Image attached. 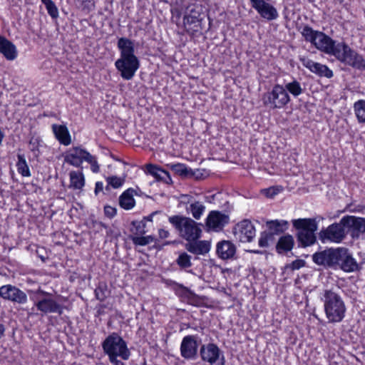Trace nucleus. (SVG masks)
Returning <instances> with one entry per match:
<instances>
[{
  "instance_id": "obj_1",
  "label": "nucleus",
  "mask_w": 365,
  "mask_h": 365,
  "mask_svg": "<svg viewBox=\"0 0 365 365\" xmlns=\"http://www.w3.org/2000/svg\"><path fill=\"white\" fill-rule=\"evenodd\" d=\"M317 49L330 55H333L339 61L354 68L365 71V60L362 56L352 50L345 43H338L329 36L319 31L316 41L312 43Z\"/></svg>"
},
{
  "instance_id": "obj_2",
  "label": "nucleus",
  "mask_w": 365,
  "mask_h": 365,
  "mask_svg": "<svg viewBox=\"0 0 365 365\" xmlns=\"http://www.w3.org/2000/svg\"><path fill=\"white\" fill-rule=\"evenodd\" d=\"M312 260L318 265L340 269L345 272L359 271L361 265L353 257L348 248H329L314 253Z\"/></svg>"
},
{
  "instance_id": "obj_3",
  "label": "nucleus",
  "mask_w": 365,
  "mask_h": 365,
  "mask_svg": "<svg viewBox=\"0 0 365 365\" xmlns=\"http://www.w3.org/2000/svg\"><path fill=\"white\" fill-rule=\"evenodd\" d=\"M117 46L120 56L115 62V68L123 79L130 80L140 67V61L135 55L134 42L128 38L121 37L118 41Z\"/></svg>"
},
{
  "instance_id": "obj_4",
  "label": "nucleus",
  "mask_w": 365,
  "mask_h": 365,
  "mask_svg": "<svg viewBox=\"0 0 365 365\" xmlns=\"http://www.w3.org/2000/svg\"><path fill=\"white\" fill-rule=\"evenodd\" d=\"M168 222L178 232L179 237L186 242L199 240L202 236L201 224L189 217L175 215L168 217Z\"/></svg>"
},
{
  "instance_id": "obj_5",
  "label": "nucleus",
  "mask_w": 365,
  "mask_h": 365,
  "mask_svg": "<svg viewBox=\"0 0 365 365\" xmlns=\"http://www.w3.org/2000/svg\"><path fill=\"white\" fill-rule=\"evenodd\" d=\"M322 300L324 302V312L329 322H341L345 317L346 310L341 296L332 289H326Z\"/></svg>"
},
{
  "instance_id": "obj_6",
  "label": "nucleus",
  "mask_w": 365,
  "mask_h": 365,
  "mask_svg": "<svg viewBox=\"0 0 365 365\" xmlns=\"http://www.w3.org/2000/svg\"><path fill=\"white\" fill-rule=\"evenodd\" d=\"M103 351L108 356H119L123 360H128L130 351L125 341L115 332L108 336L102 343Z\"/></svg>"
},
{
  "instance_id": "obj_7",
  "label": "nucleus",
  "mask_w": 365,
  "mask_h": 365,
  "mask_svg": "<svg viewBox=\"0 0 365 365\" xmlns=\"http://www.w3.org/2000/svg\"><path fill=\"white\" fill-rule=\"evenodd\" d=\"M290 101V97L283 86L275 85L272 91L263 94L262 102L271 109L282 108Z\"/></svg>"
},
{
  "instance_id": "obj_8",
  "label": "nucleus",
  "mask_w": 365,
  "mask_h": 365,
  "mask_svg": "<svg viewBox=\"0 0 365 365\" xmlns=\"http://www.w3.org/2000/svg\"><path fill=\"white\" fill-rule=\"evenodd\" d=\"M346 235L347 232L342 217L339 222L333 223L327 228L322 229L319 234V237L322 242L340 243L345 239Z\"/></svg>"
},
{
  "instance_id": "obj_9",
  "label": "nucleus",
  "mask_w": 365,
  "mask_h": 365,
  "mask_svg": "<svg viewBox=\"0 0 365 365\" xmlns=\"http://www.w3.org/2000/svg\"><path fill=\"white\" fill-rule=\"evenodd\" d=\"M201 339L197 335H187L180 344V354L187 360H195L198 356V348L201 344Z\"/></svg>"
},
{
  "instance_id": "obj_10",
  "label": "nucleus",
  "mask_w": 365,
  "mask_h": 365,
  "mask_svg": "<svg viewBox=\"0 0 365 365\" xmlns=\"http://www.w3.org/2000/svg\"><path fill=\"white\" fill-rule=\"evenodd\" d=\"M220 349L213 343L201 344L200 346V356L203 361L209 363L210 365H225L224 356H222V361L217 363L220 356Z\"/></svg>"
},
{
  "instance_id": "obj_11",
  "label": "nucleus",
  "mask_w": 365,
  "mask_h": 365,
  "mask_svg": "<svg viewBox=\"0 0 365 365\" xmlns=\"http://www.w3.org/2000/svg\"><path fill=\"white\" fill-rule=\"evenodd\" d=\"M347 234L350 232L353 238H358L360 234L365 232V218L346 215L343 217Z\"/></svg>"
},
{
  "instance_id": "obj_12",
  "label": "nucleus",
  "mask_w": 365,
  "mask_h": 365,
  "mask_svg": "<svg viewBox=\"0 0 365 365\" xmlns=\"http://www.w3.org/2000/svg\"><path fill=\"white\" fill-rule=\"evenodd\" d=\"M0 297L4 299L18 304H25L27 302V295L18 287L7 284L0 287Z\"/></svg>"
},
{
  "instance_id": "obj_13",
  "label": "nucleus",
  "mask_w": 365,
  "mask_h": 365,
  "mask_svg": "<svg viewBox=\"0 0 365 365\" xmlns=\"http://www.w3.org/2000/svg\"><path fill=\"white\" fill-rule=\"evenodd\" d=\"M252 6L259 14L267 21L277 19L279 14L275 7L264 0H250Z\"/></svg>"
},
{
  "instance_id": "obj_14",
  "label": "nucleus",
  "mask_w": 365,
  "mask_h": 365,
  "mask_svg": "<svg viewBox=\"0 0 365 365\" xmlns=\"http://www.w3.org/2000/svg\"><path fill=\"white\" fill-rule=\"evenodd\" d=\"M88 157L91 158V153L80 147L70 148L64 156V161L73 166L80 167L83 160Z\"/></svg>"
},
{
  "instance_id": "obj_15",
  "label": "nucleus",
  "mask_w": 365,
  "mask_h": 365,
  "mask_svg": "<svg viewBox=\"0 0 365 365\" xmlns=\"http://www.w3.org/2000/svg\"><path fill=\"white\" fill-rule=\"evenodd\" d=\"M235 235L240 242H251L255 236V227L250 220H244L237 225Z\"/></svg>"
},
{
  "instance_id": "obj_16",
  "label": "nucleus",
  "mask_w": 365,
  "mask_h": 365,
  "mask_svg": "<svg viewBox=\"0 0 365 365\" xmlns=\"http://www.w3.org/2000/svg\"><path fill=\"white\" fill-rule=\"evenodd\" d=\"M42 293L46 295V297L40 299L35 303L37 309L45 314L58 313L61 315L62 314V306L51 298L50 294L44 292H42Z\"/></svg>"
},
{
  "instance_id": "obj_17",
  "label": "nucleus",
  "mask_w": 365,
  "mask_h": 365,
  "mask_svg": "<svg viewBox=\"0 0 365 365\" xmlns=\"http://www.w3.org/2000/svg\"><path fill=\"white\" fill-rule=\"evenodd\" d=\"M302 65L308 68L311 72L315 73L319 77H326L330 78L333 76V72L326 65L314 62L308 58H300Z\"/></svg>"
},
{
  "instance_id": "obj_18",
  "label": "nucleus",
  "mask_w": 365,
  "mask_h": 365,
  "mask_svg": "<svg viewBox=\"0 0 365 365\" xmlns=\"http://www.w3.org/2000/svg\"><path fill=\"white\" fill-rule=\"evenodd\" d=\"M228 222V215L220 211H211L207 217L206 225L210 229L218 230H222Z\"/></svg>"
},
{
  "instance_id": "obj_19",
  "label": "nucleus",
  "mask_w": 365,
  "mask_h": 365,
  "mask_svg": "<svg viewBox=\"0 0 365 365\" xmlns=\"http://www.w3.org/2000/svg\"><path fill=\"white\" fill-rule=\"evenodd\" d=\"M185 250L196 255H204L209 252L210 250V243L207 240H190L185 244Z\"/></svg>"
},
{
  "instance_id": "obj_20",
  "label": "nucleus",
  "mask_w": 365,
  "mask_h": 365,
  "mask_svg": "<svg viewBox=\"0 0 365 365\" xmlns=\"http://www.w3.org/2000/svg\"><path fill=\"white\" fill-rule=\"evenodd\" d=\"M216 252L222 259H232L236 253V247L230 241L222 240L217 244Z\"/></svg>"
},
{
  "instance_id": "obj_21",
  "label": "nucleus",
  "mask_w": 365,
  "mask_h": 365,
  "mask_svg": "<svg viewBox=\"0 0 365 365\" xmlns=\"http://www.w3.org/2000/svg\"><path fill=\"white\" fill-rule=\"evenodd\" d=\"M292 222L297 232L317 231L318 228L317 222L314 218H299L293 220Z\"/></svg>"
},
{
  "instance_id": "obj_22",
  "label": "nucleus",
  "mask_w": 365,
  "mask_h": 365,
  "mask_svg": "<svg viewBox=\"0 0 365 365\" xmlns=\"http://www.w3.org/2000/svg\"><path fill=\"white\" fill-rule=\"evenodd\" d=\"M0 53L9 61H13L17 57L16 46L2 36H0Z\"/></svg>"
},
{
  "instance_id": "obj_23",
  "label": "nucleus",
  "mask_w": 365,
  "mask_h": 365,
  "mask_svg": "<svg viewBox=\"0 0 365 365\" xmlns=\"http://www.w3.org/2000/svg\"><path fill=\"white\" fill-rule=\"evenodd\" d=\"M146 170L148 174L153 176L158 181H162L168 184L172 181L169 173L155 165H146Z\"/></svg>"
},
{
  "instance_id": "obj_24",
  "label": "nucleus",
  "mask_w": 365,
  "mask_h": 365,
  "mask_svg": "<svg viewBox=\"0 0 365 365\" xmlns=\"http://www.w3.org/2000/svg\"><path fill=\"white\" fill-rule=\"evenodd\" d=\"M52 129L56 138L61 144L68 145L71 143V135L66 125L53 124Z\"/></svg>"
},
{
  "instance_id": "obj_25",
  "label": "nucleus",
  "mask_w": 365,
  "mask_h": 365,
  "mask_svg": "<svg viewBox=\"0 0 365 365\" xmlns=\"http://www.w3.org/2000/svg\"><path fill=\"white\" fill-rule=\"evenodd\" d=\"M135 192L133 188H129L122 193L119 197V204L125 210L132 209L135 204L133 194Z\"/></svg>"
},
{
  "instance_id": "obj_26",
  "label": "nucleus",
  "mask_w": 365,
  "mask_h": 365,
  "mask_svg": "<svg viewBox=\"0 0 365 365\" xmlns=\"http://www.w3.org/2000/svg\"><path fill=\"white\" fill-rule=\"evenodd\" d=\"M294 245V241L293 237L290 235H286L279 239L276 245V250L279 254L287 252L292 250Z\"/></svg>"
},
{
  "instance_id": "obj_27",
  "label": "nucleus",
  "mask_w": 365,
  "mask_h": 365,
  "mask_svg": "<svg viewBox=\"0 0 365 365\" xmlns=\"http://www.w3.org/2000/svg\"><path fill=\"white\" fill-rule=\"evenodd\" d=\"M315 232L316 231H306V232H297V240L303 247L312 245L315 243L317 240Z\"/></svg>"
},
{
  "instance_id": "obj_28",
  "label": "nucleus",
  "mask_w": 365,
  "mask_h": 365,
  "mask_svg": "<svg viewBox=\"0 0 365 365\" xmlns=\"http://www.w3.org/2000/svg\"><path fill=\"white\" fill-rule=\"evenodd\" d=\"M268 230L275 235H280L287 229V221L271 220L267 222Z\"/></svg>"
},
{
  "instance_id": "obj_29",
  "label": "nucleus",
  "mask_w": 365,
  "mask_h": 365,
  "mask_svg": "<svg viewBox=\"0 0 365 365\" xmlns=\"http://www.w3.org/2000/svg\"><path fill=\"white\" fill-rule=\"evenodd\" d=\"M70 187L76 190H81L84 186L85 180L82 173L71 171L70 173Z\"/></svg>"
},
{
  "instance_id": "obj_30",
  "label": "nucleus",
  "mask_w": 365,
  "mask_h": 365,
  "mask_svg": "<svg viewBox=\"0 0 365 365\" xmlns=\"http://www.w3.org/2000/svg\"><path fill=\"white\" fill-rule=\"evenodd\" d=\"M354 109L359 123H365V100L355 102Z\"/></svg>"
},
{
  "instance_id": "obj_31",
  "label": "nucleus",
  "mask_w": 365,
  "mask_h": 365,
  "mask_svg": "<svg viewBox=\"0 0 365 365\" xmlns=\"http://www.w3.org/2000/svg\"><path fill=\"white\" fill-rule=\"evenodd\" d=\"M284 88L287 92H289L294 97L299 96L304 91L300 83L297 80H293L292 82L286 83Z\"/></svg>"
},
{
  "instance_id": "obj_32",
  "label": "nucleus",
  "mask_w": 365,
  "mask_h": 365,
  "mask_svg": "<svg viewBox=\"0 0 365 365\" xmlns=\"http://www.w3.org/2000/svg\"><path fill=\"white\" fill-rule=\"evenodd\" d=\"M16 167L18 172L24 177L31 176V172L24 155L18 154Z\"/></svg>"
},
{
  "instance_id": "obj_33",
  "label": "nucleus",
  "mask_w": 365,
  "mask_h": 365,
  "mask_svg": "<svg viewBox=\"0 0 365 365\" xmlns=\"http://www.w3.org/2000/svg\"><path fill=\"white\" fill-rule=\"evenodd\" d=\"M205 206L199 201H195L190 205L189 207H186L187 211H190L192 217L199 220L205 210Z\"/></svg>"
},
{
  "instance_id": "obj_34",
  "label": "nucleus",
  "mask_w": 365,
  "mask_h": 365,
  "mask_svg": "<svg viewBox=\"0 0 365 365\" xmlns=\"http://www.w3.org/2000/svg\"><path fill=\"white\" fill-rule=\"evenodd\" d=\"M171 169L182 177L194 175L192 170L190 168H187L184 164L178 163L172 165Z\"/></svg>"
},
{
  "instance_id": "obj_35",
  "label": "nucleus",
  "mask_w": 365,
  "mask_h": 365,
  "mask_svg": "<svg viewBox=\"0 0 365 365\" xmlns=\"http://www.w3.org/2000/svg\"><path fill=\"white\" fill-rule=\"evenodd\" d=\"M301 33L304 39L312 44L314 41H316V36L319 31H315L311 26L306 25L303 27Z\"/></svg>"
},
{
  "instance_id": "obj_36",
  "label": "nucleus",
  "mask_w": 365,
  "mask_h": 365,
  "mask_svg": "<svg viewBox=\"0 0 365 365\" xmlns=\"http://www.w3.org/2000/svg\"><path fill=\"white\" fill-rule=\"evenodd\" d=\"M177 264L181 269H187L192 266L191 256L187 252H181L176 259Z\"/></svg>"
},
{
  "instance_id": "obj_37",
  "label": "nucleus",
  "mask_w": 365,
  "mask_h": 365,
  "mask_svg": "<svg viewBox=\"0 0 365 365\" xmlns=\"http://www.w3.org/2000/svg\"><path fill=\"white\" fill-rule=\"evenodd\" d=\"M107 284L104 282H100L95 289V295L98 300L103 302L108 296Z\"/></svg>"
},
{
  "instance_id": "obj_38",
  "label": "nucleus",
  "mask_w": 365,
  "mask_h": 365,
  "mask_svg": "<svg viewBox=\"0 0 365 365\" xmlns=\"http://www.w3.org/2000/svg\"><path fill=\"white\" fill-rule=\"evenodd\" d=\"M275 235L270 232L269 230L264 231L261 233L259 239V245L261 247H267L269 242L274 241Z\"/></svg>"
},
{
  "instance_id": "obj_39",
  "label": "nucleus",
  "mask_w": 365,
  "mask_h": 365,
  "mask_svg": "<svg viewBox=\"0 0 365 365\" xmlns=\"http://www.w3.org/2000/svg\"><path fill=\"white\" fill-rule=\"evenodd\" d=\"M45 5L48 14L53 18L56 19L58 16V9L52 0H41Z\"/></svg>"
},
{
  "instance_id": "obj_40",
  "label": "nucleus",
  "mask_w": 365,
  "mask_h": 365,
  "mask_svg": "<svg viewBox=\"0 0 365 365\" xmlns=\"http://www.w3.org/2000/svg\"><path fill=\"white\" fill-rule=\"evenodd\" d=\"M155 240V237L152 235H148L145 237H133L132 241L135 245L145 246Z\"/></svg>"
},
{
  "instance_id": "obj_41",
  "label": "nucleus",
  "mask_w": 365,
  "mask_h": 365,
  "mask_svg": "<svg viewBox=\"0 0 365 365\" xmlns=\"http://www.w3.org/2000/svg\"><path fill=\"white\" fill-rule=\"evenodd\" d=\"M106 181L108 185H110L112 187L117 189L123 185L125 179L115 175H113L106 178Z\"/></svg>"
},
{
  "instance_id": "obj_42",
  "label": "nucleus",
  "mask_w": 365,
  "mask_h": 365,
  "mask_svg": "<svg viewBox=\"0 0 365 365\" xmlns=\"http://www.w3.org/2000/svg\"><path fill=\"white\" fill-rule=\"evenodd\" d=\"M199 14L195 11L193 9L190 10V14L185 15L183 18L184 24H195L199 21Z\"/></svg>"
},
{
  "instance_id": "obj_43",
  "label": "nucleus",
  "mask_w": 365,
  "mask_h": 365,
  "mask_svg": "<svg viewBox=\"0 0 365 365\" xmlns=\"http://www.w3.org/2000/svg\"><path fill=\"white\" fill-rule=\"evenodd\" d=\"M131 225L135 227V235H143L146 232V231H145L146 224H145V222H144V220H141V221L134 220V221H132Z\"/></svg>"
},
{
  "instance_id": "obj_44",
  "label": "nucleus",
  "mask_w": 365,
  "mask_h": 365,
  "mask_svg": "<svg viewBox=\"0 0 365 365\" xmlns=\"http://www.w3.org/2000/svg\"><path fill=\"white\" fill-rule=\"evenodd\" d=\"M40 140L38 138L32 137L29 140V149L31 152L38 155L39 150Z\"/></svg>"
},
{
  "instance_id": "obj_45",
  "label": "nucleus",
  "mask_w": 365,
  "mask_h": 365,
  "mask_svg": "<svg viewBox=\"0 0 365 365\" xmlns=\"http://www.w3.org/2000/svg\"><path fill=\"white\" fill-rule=\"evenodd\" d=\"M280 190L281 189L278 187H270L269 188L262 190V193L267 197L272 198L277 195Z\"/></svg>"
},
{
  "instance_id": "obj_46",
  "label": "nucleus",
  "mask_w": 365,
  "mask_h": 365,
  "mask_svg": "<svg viewBox=\"0 0 365 365\" xmlns=\"http://www.w3.org/2000/svg\"><path fill=\"white\" fill-rule=\"evenodd\" d=\"M86 161L91 165V169L93 173L99 172V165L98 164V162L95 156L91 154V158L88 157V159H86Z\"/></svg>"
},
{
  "instance_id": "obj_47",
  "label": "nucleus",
  "mask_w": 365,
  "mask_h": 365,
  "mask_svg": "<svg viewBox=\"0 0 365 365\" xmlns=\"http://www.w3.org/2000/svg\"><path fill=\"white\" fill-rule=\"evenodd\" d=\"M305 264H306V262L304 259H296L290 264L289 267L292 270L299 269L304 267Z\"/></svg>"
},
{
  "instance_id": "obj_48",
  "label": "nucleus",
  "mask_w": 365,
  "mask_h": 365,
  "mask_svg": "<svg viewBox=\"0 0 365 365\" xmlns=\"http://www.w3.org/2000/svg\"><path fill=\"white\" fill-rule=\"evenodd\" d=\"M81 2L83 9L93 10L95 7L93 0H79Z\"/></svg>"
},
{
  "instance_id": "obj_49",
  "label": "nucleus",
  "mask_w": 365,
  "mask_h": 365,
  "mask_svg": "<svg viewBox=\"0 0 365 365\" xmlns=\"http://www.w3.org/2000/svg\"><path fill=\"white\" fill-rule=\"evenodd\" d=\"M104 212L107 217L112 218L116 215V209L111 206L107 205L104 207Z\"/></svg>"
},
{
  "instance_id": "obj_50",
  "label": "nucleus",
  "mask_w": 365,
  "mask_h": 365,
  "mask_svg": "<svg viewBox=\"0 0 365 365\" xmlns=\"http://www.w3.org/2000/svg\"><path fill=\"white\" fill-rule=\"evenodd\" d=\"M118 357L119 356H108L110 362L113 365H125L122 361L118 359Z\"/></svg>"
},
{
  "instance_id": "obj_51",
  "label": "nucleus",
  "mask_w": 365,
  "mask_h": 365,
  "mask_svg": "<svg viewBox=\"0 0 365 365\" xmlns=\"http://www.w3.org/2000/svg\"><path fill=\"white\" fill-rule=\"evenodd\" d=\"M158 235L160 239H166L170 237V232L165 229H160L158 230Z\"/></svg>"
},
{
  "instance_id": "obj_52",
  "label": "nucleus",
  "mask_w": 365,
  "mask_h": 365,
  "mask_svg": "<svg viewBox=\"0 0 365 365\" xmlns=\"http://www.w3.org/2000/svg\"><path fill=\"white\" fill-rule=\"evenodd\" d=\"M103 184L102 182H97L96 183L95 194L97 195L99 192L103 191Z\"/></svg>"
},
{
  "instance_id": "obj_53",
  "label": "nucleus",
  "mask_w": 365,
  "mask_h": 365,
  "mask_svg": "<svg viewBox=\"0 0 365 365\" xmlns=\"http://www.w3.org/2000/svg\"><path fill=\"white\" fill-rule=\"evenodd\" d=\"M180 197L182 199L181 202L183 203H189L192 198V196L189 195H181Z\"/></svg>"
},
{
  "instance_id": "obj_54",
  "label": "nucleus",
  "mask_w": 365,
  "mask_h": 365,
  "mask_svg": "<svg viewBox=\"0 0 365 365\" xmlns=\"http://www.w3.org/2000/svg\"><path fill=\"white\" fill-rule=\"evenodd\" d=\"M157 213V212H152L150 215H149L148 216H146V217H144L143 219L142 220H144V222L145 221H150V222H152L153 221V216Z\"/></svg>"
},
{
  "instance_id": "obj_55",
  "label": "nucleus",
  "mask_w": 365,
  "mask_h": 365,
  "mask_svg": "<svg viewBox=\"0 0 365 365\" xmlns=\"http://www.w3.org/2000/svg\"><path fill=\"white\" fill-rule=\"evenodd\" d=\"M5 331V327L4 325L2 324H0V339L2 336H4Z\"/></svg>"
},
{
  "instance_id": "obj_56",
  "label": "nucleus",
  "mask_w": 365,
  "mask_h": 365,
  "mask_svg": "<svg viewBox=\"0 0 365 365\" xmlns=\"http://www.w3.org/2000/svg\"><path fill=\"white\" fill-rule=\"evenodd\" d=\"M175 241H168L165 243V245H174Z\"/></svg>"
},
{
  "instance_id": "obj_57",
  "label": "nucleus",
  "mask_w": 365,
  "mask_h": 365,
  "mask_svg": "<svg viewBox=\"0 0 365 365\" xmlns=\"http://www.w3.org/2000/svg\"><path fill=\"white\" fill-rule=\"evenodd\" d=\"M250 252H252V253H257V254H259V253H262V252L259 251V250H251Z\"/></svg>"
},
{
  "instance_id": "obj_58",
  "label": "nucleus",
  "mask_w": 365,
  "mask_h": 365,
  "mask_svg": "<svg viewBox=\"0 0 365 365\" xmlns=\"http://www.w3.org/2000/svg\"><path fill=\"white\" fill-rule=\"evenodd\" d=\"M110 185H108V184L106 186L105 189L106 191H108V192L110 191Z\"/></svg>"
},
{
  "instance_id": "obj_59",
  "label": "nucleus",
  "mask_w": 365,
  "mask_h": 365,
  "mask_svg": "<svg viewBox=\"0 0 365 365\" xmlns=\"http://www.w3.org/2000/svg\"><path fill=\"white\" fill-rule=\"evenodd\" d=\"M180 287L185 289V290H187V289L186 287H185L183 285H180Z\"/></svg>"
}]
</instances>
